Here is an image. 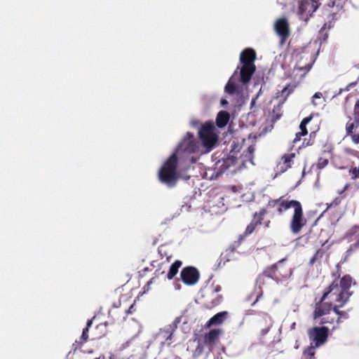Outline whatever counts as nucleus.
Here are the masks:
<instances>
[{
	"label": "nucleus",
	"instance_id": "obj_7",
	"mask_svg": "<svg viewBox=\"0 0 359 359\" xmlns=\"http://www.w3.org/2000/svg\"><path fill=\"white\" fill-rule=\"evenodd\" d=\"M182 281L187 285H194L199 278V273L194 267L184 268L181 272Z\"/></svg>",
	"mask_w": 359,
	"mask_h": 359
},
{
	"label": "nucleus",
	"instance_id": "obj_12",
	"mask_svg": "<svg viewBox=\"0 0 359 359\" xmlns=\"http://www.w3.org/2000/svg\"><path fill=\"white\" fill-rule=\"evenodd\" d=\"M227 316V312L223 311L218 313L215 316H214L212 318L210 319V320L207 323V326L210 327L212 325H218L221 324L224 319L226 318Z\"/></svg>",
	"mask_w": 359,
	"mask_h": 359
},
{
	"label": "nucleus",
	"instance_id": "obj_28",
	"mask_svg": "<svg viewBox=\"0 0 359 359\" xmlns=\"http://www.w3.org/2000/svg\"><path fill=\"white\" fill-rule=\"evenodd\" d=\"M355 233H356L357 236L358 235L359 236V227L355 229ZM358 243H359V238L358 239Z\"/></svg>",
	"mask_w": 359,
	"mask_h": 359
},
{
	"label": "nucleus",
	"instance_id": "obj_21",
	"mask_svg": "<svg viewBox=\"0 0 359 359\" xmlns=\"http://www.w3.org/2000/svg\"><path fill=\"white\" fill-rule=\"evenodd\" d=\"M351 140L355 144H359V133L351 135Z\"/></svg>",
	"mask_w": 359,
	"mask_h": 359
},
{
	"label": "nucleus",
	"instance_id": "obj_2",
	"mask_svg": "<svg viewBox=\"0 0 359 359\" xmlns=\"http://www.w3.org/2000/svg\"><path fill=\"white\" fill-rule=\"evenodd\" d=\"M352 279L346 276L339 280L334 281L323 294L321 303L318 304L314 312L315 320H319V323H331L335 319L340 318L337 308L341 307L347 302L351 294L348 290L351 285Z\"/></svg>",
	"mask_w": 359,
	"mask_h": 359
},
{
	"label": "nucleus",
	"instance_id": "obj_18",
	"mask_svg": "<svg viewBox=\"0 0 359 359\" xmlns=\"http://www.w3.org/2000/svg\"><path fill=\"white\" fill-rule=\"evenodd\" d=\"M350 175H351L352 179H356L359 177V168H351L349 171Z\"/></svg>",
	"mask_w": 359,
	"mask_h": 359
},
{
	"label": "nucleus",
	"instance_id": "obj_24",
	"mask_svg": "<svg viewBox=\"0 0 359 359\" xmlns=\"http://www.w3.org/2000/svg\"><path fill=\"white\" fill-rule=\"evenodd\" d=\"M307 354H308V355H313V347H312V346H311V347H310V348L308 349V351H305V352L304 353V355H306Z\"/></svg>",
	"mask_w": 359,
	"mask_h": 359
},
{
	"label": "nucleus",
	"instance_id": "obj_1",
	"mask_svg": "<svg viewBox=\"0 0 359 359\" xmlns=\"http://www.w3.org/2000/svg\"><path fill=\"white\" fill-rule=\"evenodd\" d=\"M198 134L204 150L201 149V146L195 142L193 135L187 133L175 152L165 162L158 172L159 179L163 183L168 186H173L175 184L177 180L176 168L179 161L187 158L192 153H206L215 147L218 135L212 123H204Z\"/></svg>",
	"mask_w": 359,
	"mask_h": 359
},
{
	"label": "nucleus",
	"instance_id": "obj_6",
	"mask_svg": "<svg viewBox=\"0 0 359 359\" xmlns=\"http://www.w3.org/2000/svg\"><path fill=\"white\" fill-rule=\"evenodd\" d=\"M328 329L325 327H314L309 330V334L311 345L314 343L316 347L324 344L327 339Z\"/></svg>",
	"mask_w": 359,
	"mask_h": 359
},
{
	"label": "nucleus",
	"instance_id": "obj_31",
	"mask_svg": "<svg viewBox=\"0 0 359 359\" xmlns=\"http://www.w3.org/2000/svg\"><path fill=\"white\" fill-rule=\"evenodd\" d=\"M95 359H103V358L99 357V358H95Z\"/></svg>",
	"mask_w": 359,
	"mask_h": 359
},
{
	"label": "nucleus",
	"instance_id": "obj_4",
	"mask_svg": "<svg viewBox=\"0 0 359 359\" xmlns=\"http://www.w3.org/2000/svg\"><path fill=\"white\" fill-rule=\"evenodd\" d=\"M255 53L252 49H245L241 55V62L243 64L241 69V80L243 83L250 81L252 74L255 72Z\"/></svg>",
	"mask_w": 359,
	"mask_h": 359
},
{
	"label": "nucleus",
	"instance_id": "obj_16",
	"mask_svg": "<svg viewBox=\"0 0 359 359\" xmlns=\"http://www.w3.org/2000/svg\"><path fill=\"white\" fill-rule=\"evenodd\" d=\"M354 122L348 123L346 126V130L348 135L351 134L353 130L356 129L359 126V123H358V119L354 118Z\"/></svg>",
	"mask_w": 359,
	"mask_h": 359
},
{
	"label": "nucleus",
	"instance_id": "obj_5",
	"mask_svg": "<svg viewBox=\"0 0 359 359\" xmlns=\"http://www.w3.org/2000/svg\"><path fill=\"white\" fill-rule=\"evenodd\" d=\"M319 4L316 0H302L299 2L298 14L301 19L307 20L318 8Z\"/></svg>",
	"mask_w": 359,
	"mask_h": 359
},
{
	"label": "nucleus",
	"instance_id": "obj_27",
	"mask_svg": "<svg viewBox=\"0 0 359 359\" xmlns=\"http://www.w3.org/2000/svg\"><path fill=\"white\" fill-rule=\"evenodd\" d=\"M348 187V184H346L343 189V190L339 192V194H341L342 192H344L345 190L347 189V188Z\"/></svg>",
	"mask_w": 359,
	"mask_h": 359
},
{
	"label": "nucleus",
	"instance_id": "obj_29",
	"mask_svg": "<svg viewBox=\"0 0 359 359\" xmlns=\"http://www.w3.org/2000/svg\"><path fill=\"white\" fill-rule=\"evenodd\" d=\"M221 104H222V105H223V106H224V105H225V104H227V102H226V100H222L221 101Z\"/></svg>",
	"mask_w": 359,
	"mask_h": 359
},
{
	"label": "nucleus",
	"instance_id": "obj_33",
	"mask_svg": "<svg viewBox=\"0 0 359 359\" xmlns=\"http://www.w3.org/2000/svg\"><path fill=\"white\" fill-rule=\"evenodd\" d=\"M286 90H287V88H285V89L283 90V93H284V92H285Z\"/></svg>",
	"mask_w": 359,
	"mask_h": 359
},
{
	"label": "nucleus",
	"instance_id": "obj_13",
	"mask_svg": "<svg viewBox=\"0 0 359 359\" xmlns=\"http://www.w3.org/2000/svg\"><path fill=\"white\" fill-rule=\"evenodd\" d=\"M311 117H306L303 119L299 126L300 132L296 134V137L294 139V142H296L300 140L301 136L306 135L307 134V130L306 128V124L311 121Z\"/></svg>",
	"mask_w": 359,
	"mask_h": 359
},
{
	"label": "nucleus",
	"instance_id": "obj_15",
	"mask_svg": "<svg viewBox=\"0 0 359 359\" xmlns=\"http://www.w3.org/2000/svg\"><path fill=\"white\" fill-rule=\"evenodd\" d=\"M181 262L176 261L174 264H172L170 268V270L168 273V278L172 279L177 273L179 268L181 266Z\"/></svg>",
	"mask_w": 359,
	"mask_h": 359
},
{
	"label": "nucleus",
	"instance_id": "obj_8",
	"mask_svg": "<svg viewBox=\"0 0 359 359\" xmlns=\"http://www.w3.org/2000/svg\"><path fill=\"white\" fill-rule=\"evenodd\" d=\"M274 28L278 35L281 38V43L288 37L290 34L289 25L286 19H278L275 24Z\"/></svg>",
	"mask_w": 359,
	"mask_h": 359
},
{
	"label": "nucleus",
	"instance_id": "obj_19",
	"mask_svg": "<svg viewBox=\"0 0 359 359\" xmlns=\"http://www.w3.org/2000/svg\"><path fill=\"white\" fill-rule=\"evenodd\" d=\"M327 163H328L327 159L323 158H320L317 165L319 168H323L324 167H325L327 165Z\"/></svg>",
	"mask_w": 359,
	"mask_h": 359
},
{
	"label": "nucleus",
	"instance_id": "obj_22",
	"mask_svg": "<svg viewBox=\"0 0 359 359\" xmlns=\"http://www.w3.org/2000/svg\"><path fill=\"white\" fill-rule=\"evenodd\" d=\"M255 228V224L252 223L250 225L248 226L246 229L247 233H251Z\"/></svg>",
	"mask_w": 359,
	"mask_h": 359
},
{
	"label": "nucleus",
	"instance_id": "obj_20",
	"mask_svg": "<svg viewBox=\"0 0 359 359\" xmlns=\"http://www.w3.org/2000/svg\"><path fill=\"white\" fill-rule=\"evenodd\" d=\"M354 118H357L358 123H359V100L356 102L355 105Z\"/></svg>",
	"mask_w": 359,
	"mask_h": 359
},
{
	"label": "nucleus",
	"instance_id": "obj_3",
	"mask_svg": "<svg viewBox=\"0 0 359 359\" xmlns=\"http://www.w3.org/2000/svg\"><path fill=\"white\" fill-rule=\"evenodd\" d=\"M278 210L280 213L289 208H293L294 212L290 222V229L292 233H298L306 224V219L303 216V210L299 202L297 201H278Z\"/></svg>",
	"mask_w": 359,
	"mask_h": 359
},
{
	"label": "nucleus",
	"instance_id": "obj_32",
	"mask_svg": "<svg viewBox=\"0 0 359 359\" xmlns=\"http://www.w3.org/2000/svg\"><path fill=\"white\" fill-rule=\"evenodd\" d=\"M190 161H191V162H194V161L192 158H191Z\"/></svg>",
	"mask_w": 359,
	"mask_h": 359
},
{
	"label": "nucleus",
	"instance_id": "obj_23",
	"mask_svg": "<svg viewBox=\"0 0 359 359\" xmlns=\"http://www.w3.org/2000/svg\"><path fill=\"white\" fill-rule=\"evenodd\" d=\"M88 331V328L86 327L85 330H83V333H82V336H81V338L86 341L88 338V334H87V332Z\"/></svg>",
	"mask_w": 359,
	"mask_h": 359
},
{
	"label": "nucleus",
	"instance_id": "obj_17",
	"mask_svg": "<svg viewBox=\"0 0 359 359\" xmlns=\"http://www.w3.org/2000/svg\"><path fill=\"white\" fill-rule=\"evenodd\" d=\"M323 101L324 100L321 93H316L313 96L312 103L315 106L318 105L320 104H323Z\"/></svg>",
	"mask_w": 359,
	"mask_h": 359
},
{
	"label": "nucleus",
	"instance_id": "obj_26",
	"mask_svg": "<svg viewBox=\"0 0 359 359\" xmlns=\"http://www.w3.org/2000/svg\"><path fill=\"white\" fill-rule=\"evenodd\" d=\"M253 151H254L253 148H252V147H249V148H248V151H249V154H250V156L252 154V153L253 152Z\"/></svg>",
	"mask_w": 359,
	"mask_h": 359
},
{
	"label": "nucleus",
	"instance_id": "obj_11",
	"mask_svg": "<svg viewBox=\"0 0 359 359\" xmlns=\"http://www.w3.org/2000/svg\"><path fill=\"white\" fill-rule=\"evenodd\" d=\"M229 120V114L225 111H221L218 113L216 118L217 126L219 128L224 127Z\"/></svg>",
	"mask_w": 359,
	"mask_h": 359
},
{
	"label": "nucleus",
	"instance_id": "obj_9",
	"mask_svg": "<svg viewBox=\"0 0 359 359\" xmlns=\"http://www.w3.org/2000/svg\"><path fill=\"white\" fill-rule=\"evenodd\" d=\"M294 157L295 154L294 153L287 154L283 156L280 162L278 164V170L280 172L286 171L288 168L291 167L292 161Z\"/></svg>",
	"mask_w": 359,
	"mask_h": 359
},
{
	"label": "nucleus",
	"instance_id": "obj_10",
	"mask_svg": "<svg viewBox=\"0 0 359 359\" xmlns=\"http://www.w3.org/2000/svg\"><path fill=\"white\" fill-rule=\"evenodd\" d=\"M220 334L221 330H211L209 333L204 336V343L210 346H212L217 341Z\"/></svg>",
	"mask_w": 359,
	"mask_h": 359
},
{
	"label": "nucleus",
	"instance_id": "obj_25",
	"mask_svg": "<svg viewBox=\"0 0 359 359\" xmlns=\"http://www.w3.org/2000/svg\"><path fill=\"white\" fill-rule=\"evenodd\" d=\"M242 197L243 198V201H250L252 199V194L250 193V195L246 198L245 197V195H243Z\"/></svg>",
	"mask_w": 359,
	"mask_h": 359
},
{
	"label": "nucleus",
	"instance_id": "obj_14",
	"mask_svg": "<svg viewBox=\"0 0 359 359\" xmlns=\"http://www.w3.org/2000/svg\"><path fill=\"white\" fill-rule=\"evenodd\" d=\"M237 81L238 79H236V75H233L226 86V91L229 93H233L237 92L238 88Z\"/></svg>",
	"mask_w": 359,
	"mask_h": 359
},
{
	"label": "nucleus",
	"instance_id": "obj_30",
	"mask_svg": "<svg viewBox=\"0 0 359 359\" xmlns=\"http://www.w3.org/2000/svg\"><path fill=\"white\" fill-rule=\"evenodd\" d=\"M232 190L233 192H236L238 191V189L236 187H233Z\"/></svg>",
	"mask_w": 359,
	"mask_h": 359
}]
</instances>
